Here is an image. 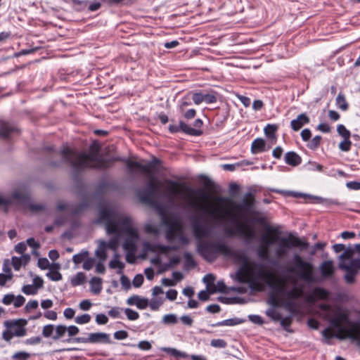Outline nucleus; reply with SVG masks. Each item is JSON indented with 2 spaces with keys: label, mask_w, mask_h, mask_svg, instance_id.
I'll return each instance as SVG.
<instances>
[{
  "label": "nucleus",
  "mask_w": 360,
  "mask_h": 360,
  "mask_svg": "<svg viewBox=\"0 0 360 360\" xmlns=\"http://www.w3.org/2000/svg\"><path fill=\"white\" fill-rule=\"evenodd\" d=\"M62 161L51 162L53 167H58L62 162L68 164L72 170V177L75 180L79 179L80 174L87 169H102L110 167L112 162L122 160L120 158L105 159L100 157L98 152L91 154L84 152L75 153L68 147L60 151Z\"/></svg>",
  "instance_id": "nucleus-1"
},
{
  "label": "nucleus",
  "mask_w": 360,
  "mask_h": 360,
  "mask_svg": "<svg viewBox=\"0 0 360 360\" xmlns=\"http://www.w3.org/2000/svg\"><path fill=\"white\" fill-rule=\"evenodd\" d=\"M355 253V245H349L338 257V268L345 271L344 278L348 284L354 283L356 276L360 270V258H353Z\"/></svg>",
  "instance_id": "nucleus-2"
},
{
  "label": "nucleus",
  "mask_w": 360,
  "mask_h": 360,
  "mask_svg": "<svg viewBox=\"0 0 360 360\" xmlns=\"http://www.w3.org/2000/svg\"><path fill=\"white\" fill-rule=\"evenodd\" d=\"M113 217H116L115 211L107 207H103L99 211V217L97 223H105L106 233L114 236L110 238L108 242L105 241L107 248L116 250L119 245V240L121 237V231L115 222Z\"/></svg>",
  "instance_id": "nucleus-3"
},
{
  "label": "nucleus",
  "mask_w": 360,
  "mask_h": 360,
  "mask_svg": "<svg viewBox=\"0 0 360 360\" xmlns=\"http://www.w3.org/2000/svg\"><path fill=\"white\" fill-rule=\"evenodd\" d=\"M196 250L206 260H212L217 255L237 257V253L225 243L219 241H200L197 243Z\"/></svg>",
  "instance_id": "nucleus-4"
},
{
  "label": "nucleus",
  "mask_w": 360,
  "mask_h": 360,
  "mask_svg": "<svg viewBox=\"0 0 360 360\" xmlns=\"http://www.w3.org/2000/svg\"><path fill=\"white\" fill-rule=\"evenodd\" d=\"M271 240H276V243L278 244L275 250V255L278 259L285 257L292 248H300L302 250H306L309 247L307 242L303 241L292 233H289L287 237L276 236Z\"/></svg>",
  "instance_id": "nucleus-5"
},
{
  "label": "nucleus",
  "mask_w": 360,
  "mask_h": 360,
  "mask_svg": "<svg viewBox=\"0 0 360 360\" xmlns=\"http://www.w3.org/2000/svg\"><path fill=\"white\" fill-rule=\"evenodd\" d=\"M27 321L24 319L7 320L4 322L6 329L2 333V338L10 342L13 337H24L27 335L25 326Z\"/></svg>",
  "instance_id": "nucleus-6"
},
{
  "label": "nucleus",
  "mask_w": 360,
  "mask_h": 360,
  "mask_svg": "<svg viewBox=\"0 0 360 360\" xmlns=\"http://www.w3.org/2000/svg\"><path fill=\"white\" fill-rule=\"evenodd\" d=\"M255 204V195L252 192H248L244 195L240 202L236 204L235 207L238 211V214H231V221L234 223L245 220L246 214H252L253 212Z\"/></svg>",
  "instance_id": "nucleus-7"
},
{
  "label": "nucleus",
  "mask_w": 360,
  "mask_h": 360,
  "mask_svg": "<svg viewBox=\"0 0 360 360\" xmlns=\"http://www.w3.org/2000/svg\"><path fill=\"white\" fill-rule=\"evenodd\" d=\"M292 264L294 266L287 269L288 272L297 273L298 277L305 281H311L313 266L311 263L304 261L299 254L295 253L292 256Z\"/></svg>",
  "instance_id": "nucleus-8"
},
{
  "label": "nucleus",
  "mask_w": 360,
  "mask_h": 360,
  "mask_svg": "<svg viewBox=\"0 0 360 360\" xmlns=\"http://www.w3.org/2000/svg\"><path fill=\"white\" fill-rule=\"evenodd\" d=\"M116 217H113L115 223H117V226L120 227L121 231V235L125 233L128 238L131 240H137L139 238V234L136 229L132 226V219L130 217L122 215L115 212Z\"/></svg>",
  "instance_id": "nucleus-9"
},
{
  "label": "nucleus",
  "mask_w": 360,
  "mask_h": 360,
  "mask_svg": "<svg viewBox=\"0 0 360 360\" xmlns=\"http://www.w3.org/2000/svg\"><path fill=\"white\" fill-rule=\"evenodd\" d=\"M193 236L198 240V242L202 241V238H209L212 233V226L208 224H202L200 218L196 215H192L190 217Z\"/></svg>",
  "instance_id": "nucleus-10"
},
{
  "label": "nucleus",
  "mask_w": 360,
  "mask_h": 360,
  "mask_svg": "<svg viewBox=\"0 0 360 360\" xmlns=\"http://www.w3.org/2000/svg\"><path fill=\"white\" fill-rule=\"evenodd\" d=\"M63 342H75V343H102L111 344L112 341L109 334L105 333H91L87 338L77 337L75 338H68L62 340Z\"/></svg>",
  "instance_id": "nucleus-11"
},
{
  "label": "nucleus",
  "mask_w": 360,
  "mask_h": 360,
  "mask_svg": "<svg viewBox=\"0 0 360 360\" xmlns=\"http://www.w3.org/2000/svg\"><path fill=\"white\" fill-rule=\"evenodd\" d=\"M162 224L167 226L165 237L169 242H173L183 231L181 225L175 217H164Z\"/></svg>",
  "instance_id": "nucleus-12"
},
{
  "label": "nucleus",
  "mask_w": 360,
  "mask_h": 360,
  "mask_svg": "<svg viewBox=\"0 0 360 360\" xmlns=\"http://www.w3.org/2000/svg\"><path fill=\"white\" fill-rule=\"evenodd\" d=\"M268 278L267 271L262 264L254 263L250 269V278L248 283L251 288L254 289L259 285L260 281H264Z\"/></svg>",
  "instance_id": "nucleus-13"
},
{
  "label": "nucleus",
  "mask_w": 360,
  "mask_h": 360,
  "mask_svg": "<svg viewBox=\"0 0 360 360\" xmlns=\"http://www.w3.org/2000/svg\"><path fill=\"white\" fill-rule=\"evenodd\" d=\"M165 183L166 186L161 193V196L167 199L169 203L173 204L176 199L181 195V190L179 188L180 184L169 179H165Z\"/></svg>",
  "instance_id": "nucleus-14"
},
{
  "label": "nucleus",
  "mask_w": 360,
  "mask_h": 360,
  "mask_svg": "<svg viewBox=\"0 0 360 360\" xmlns=\"http://www.w3.org/2000/svg\"><path fill=\"white\" fill-rule=\"evenodd\" d=\"M127 168L129 169L131 172H133L134 169H136L140 170L141 172L146 173L150 176V177L153 176V174L151 172L152 169H155L156 167L159 166L162 161L158 158L153 157L152 160L150 161L147 165H143L139 162L127 160L126 162Z\"/></svg>",
  "instance_id": "nucleus-15"
},
{
  "label": "nucleus",
  "mask_w": 360,
  "mask_h": 360,
  "mask_svg": "<svg viewBox=\"0 0 360 360\" xmlns=\"http://www.w3.org/2000/svg\"><path fill=\"white\" fill-rule=\"evenodd\" d=\"M260 241L262 245L257 249V255L260 259L266 260L269 257V247L276 244V240H271L267 235H263L260 238Z\"/></svg>",
  "instance_id": "nucleus-16"
},
{
  "label": "nucleus",
  "mask_w": 360,
  "mask_h": 360,
  "mask_svg": "<svg viewBox=\"0 0 360 360\" xmlns=\"http://www.w3.org/2000/svg\"><path fill=\"white\" fill-rule=\"evenodd\" d=\"M169 130L171 133L173 134L179 132V131H182L186 134L195 136H200L202 134V130L192 128L181 120L179 122V125L178 126L174 124H170L169 126Z\"/></svg>",
  "instance_id": "nucleus-17"
},
{
  "label": "nucleus",
  "mask_w": 360,
  "mask_h": 360,
  "mask_svg": "<svg viewBox=\"0 0 360 360\" xmlns=\"http://www.w3.org/2000/svg\"><path fill=\"white\" fill-rule=\"evenodd\" d=\"M136 195L140 202L145 205L154 202L153 200L156 199L158 196V194L148 188L146 186L139 188L136 191Z\"/></svg>",
  "instance_id": "nucleus-18"
},
{
  "label": "nucleus",
  "mask_w": 360,
  "mask_h": 360,
  "mask_svg": "<svg viewBox=\"0 0 360 360\" xmlns=\"http://www.w3.org/2000/svg\"><path fill=\"white\" fill-rule=\"evenodd\" d=\"M235 224L237 225L236 231L238 234L244 238L246 244H250L256 238L255 231L252 229L247 231L245 226L241 224V221Z\"/></svg>",
  "instance_id": "nucleus-19"
},
{
  "label": "nucleus",
  "mask_w": 360,
  "mask_h": 360,
  "mask_svg": "<svg viewBox=\"0 0 360 360\" xmlns=\"http://www.w3.org/2000/svg\"><path fill=\"white\" fill-rule=\"evenodd\" d=\"M127 304L131 306L135 305L139 309H145L148 306L149 301L147 298L139 295H133L127 299Z\"/></svg>",
  "instance_id": "nucleus-20"
},
{
  "label": "nucleus",
  "mask_w": 360,
  "mask_h": 360,
  "mask_svg": "<svg viewBox=\"0 0 360 360\" xmlns=\"http://www.w3.org/2000/svg\"><path fill=\"white\" fill-rule=\"evenodd\" d=\"M309 117L307 115V114L302 113L299 115L296 119H294L290 122V127L292 130L298 131L304 125L309 124Z\"/></svg>",
  "instance_id": "nucleus-21"
},
{
  "label": "nucleus",
  "mask_w": 360,
  "mask_h": 360,
  "mask_svg": "<svg viewBox=\"0 0 360 360\" xmlns=\"http://www.w3.org/2000/svg\"><path fill=\"white\" fill-rule=\"evenodd\" d=\"M269 150L266 141L262 138H257L253 141L251 145V152L253 154L262 153Z\"/></svg>",
  "instance_id": "nucleus-22"
},
{
  "label": "nucleus",
  "mask_w": 360,
  "mask_h": 360,
  "mask_svg": "<svg viewBox=\"0 0 360 360\" xmlns=\"http://www.w3.org/2000/svg\"><path fill=\"white\" fill-rule=\"evenodd\" d=\"M186 191L189 194L198 197L201 200H209L211 198L210 193L202 188L187 187Z\"/></svg>",
  "instance_id": "nucleus-23"
},
{
  "label": "nucleus",
  "mask_w": 360,
  "mask_h": 360,
  "mask_svg": "<svg viewBox=\"0 0 360 360\" xmlns=\"http://www.w3.org/2000/svg\"><path fill=\"white\" fill-rule=\"evenodd\" d=\"M285 162L290 166L296 167L301 164L302 158L295 152L289 151L285 155Z\"/></svg>",
  "instance_id": "nucleus-24"
},
{
  "label": "nucleus",
  "mask_w": 360,
  "mask_h": 360,
  "mask_svg": "<svg viewBox=\"0 0 360 360\" xmlns=\"http://www.w3.org/2000/svg\"><path fill=\"white\" fill-rule=\"evenodd\" d=\"M321 275L324 278L331 276L334 273L333 262L331 260L324 261L320 266Z\"/></svg>",
  "instance_id": "nucleus-25"
},
{
  "label": "nucleus",
  "mask_w": 360,
  "mask_h": 360,
  "mask_svg": "<svg viewBox=\"0 0 360 360\" xmlns=\"http://www.w3.org/2000/svg\"><path fill=\"white\" fill-rule=\"evenodd\" d=\"M18 133V129L8 123H3L0 129V137L9 138L13 133Z\"/></svg>",
  "instance_id": "nucleus-26"
},
{
  "label": "nucleus",
  "mask_w": 360,
  "mask_h": 360,
  "mask_svg": "<svg viewBox=\"0 0 360 360\" xmlns=\"http://www.w3.org/2000/svg\"><path fill=\"white\" fill-rule=\"evenodd\" d=\"M107 247L105 240H100L98 246L95 251V255L99 258L101 262H105L107 258Z\"/></svg>",
  "instance_id": "nucleus-27"
},
{
  "label": "nucleus",
  "mask_w": 360,
  "mask_h": 360,
  "mask_svg": "<svg viewBox=\"0 0 360 360\" xmlns=\"http://www.w3.org/2000/svg\"><path fill=\"white\" fill-rule=\"evenodd\" d=\"M91 291L95 294H99L102 290V278L93 277L90 281Z\"/></svg>",
  "instance_id": "nucleus-28"
},
{
  "label": "nucleus",
  "mask_w": 360,
  "mask_h": 360,
  "mask_svg": "<svg viewBox=\"0 0 360 360\" xmlns=\"http://www.w3.org/2000/svg\"><path fill=\"white\" fill-rule=\"evenodd\" d=\"M245 320L239 319V318H233L224 320L220 322H217L216 323L212 324L213 327L221 326H233L236 325H238L244 323Z\"/></svg>",
  "instance_id": "nucleus-29"
},
{
  "label": "nucleus",
  "mask_w": 360,
  "mask_h": 360,
  "mask_svg": "<svg viewBox=\"0 0 360 360\" xmlns=\"http://www.w3.org/2000/svg\"><path fill=\"white\" fill-rule=\"evenodd\" d=\"M217 93L213 90L203 91V102L207 104L214 103L217 101Z\"/></svg>",
  "instance_id": "nucleus-30"
},
{
  "label": "nucleus",
  "mask_w": 360,
  "mask_h": 360,
  "mask_svg": "<svg viewBox=\"0 0 360 360\" xmlns=\"http://www.w3.org/2000/svg\"><path fill=\"white\" fill-rule=\"evenodd\" d=\"M161 350L167 352V354L179 359V358H186L188 356L187 354L184 352H181L177 350L175 348L172 347H162Z\"/></svg>",
  "instance_id": "nucleus-31"
},
{
  "label": "nucleus",
  "mask_w": 360,
  "mask_h": 360,
  "mask_svg": "<svg viewBox=\"0 0 360 360\" xmlns=\"http://www.w3.org/2000/svg\"><path fill=\"white\" fill-rule=\"evenodd\" d=\"M67 333L66 326L58 325L55 327V334L52 336L53 340H61Z\"/></svg>",
  "instance_id": "nucleus-32"
},
{
  "label": "nucleus",
  "mask_w": 360,
  "mask_h": 360,
  "mask_svg": "<svg viewBox=\"0 0 360 360\" xmlns=\"http://www.w3.org/2000/svg\"><path fill=\"white\" fill-rule=\"evenodd\" d=\"M188 205L190 208L201 210L204 213H206L208 211L207 208L205 205L193 198L188 200Z\"/></svg>",
  "instance_id": "nucleus-33"
},
{
  "label": "nucleus",
  "mask_w": 360,
  "mask_h": 360,
  "mask_svg": "<svg viewBox=\"0 0 360 360\" xmlns=\"http://www.w3.org/2000/svg\"><path fill=\"white\" fill-rule=\"evenodd\" d=\"M86 281V276L83 272H78L75 276L71 278V285L78 286L83 284Z\"/></svg>",
  "instance_id": "nucleus-34"
},
{
  "label": "nucleus",
  "mask_w": 360,
  "mask_h": 360,
  "mask_svg": "<svg viewBox=\"0 0 360 360\" xmlns=\"http://www.w3.org/2000/svg\"><path fill=\"white\" fill-rule=\"evenodd\" d=\"M278 126L276 124H268L264 129L265 135L269 139H276V131Z\"/></svg>",
  "instance_id": "nucleus-35"
},
{
  "label": "nucleus",
  "mask_w": 360,
  "mask_h": 360,
  "mask_svg": "<svg viewBox=\"0 0 360 360\" xmlns=\"http://www.w3.org/2000/svg\"><path fill=\"white\" fill-rule=\"evenodd\" d=\"M336 105L342 110L345 111L348 109V103L346 101L345 95L340 93L336 98Z\"/></svg>",
  "instance_id": "nucleus-36"
},
{
  "label": "nucleus",
  "mask_w": 360,
  "mask_h": 360,
  "mask_svg": "<svg viewBox=\"0 0 360 360\" xmlns=\"http://www.w3.org/2000/svg\"><path fill=\"white\" fill-rule=\"evenodd\" d=\"M27 207L32 213H39L45 210V205L43 204H37L29 201L27 204Z\"/></svg>",
  "instance_id": "nucleus-37"
},
{
  "label": "nucleus",
  "mask_w": 360,
  "mask_h": 360,
  "mask_svg": "<svg viewBox=\"0 0 360 360\" xmlns=\"http://www.w3.org/2000/svg\"><path fill=\"white\" fill-rule=\"evenodd\" d=\"M108 266L112 269H118L117 274H122L125 264L119 259H112L110 261Z\"/></svg>",
  "instance_id": "nucleus-38"
},
{
  "label": "nucleus",
  "mask_w": 360,
  "mask_h": 360,
  "mask_svg": "<svg viewBox=\"0 0 360 360\" xmlns=\"http://www.w3.org/2000/svg\"><path fill=\"white\" fill-rule=\"evenodd\" d=\"M153 203H149L147 205H149L151 207L155 209V210L158 212V214L161 216V217H167L165 214L164 206L160 204L156 199L153 200Z\"/></svg>",
  "instance_id": "nucleus-39"
},
{
  "label": "nucleus",
  "mask_w": 360,
  "mask_h": 360,
  "mask_svg": "<svg viewBox=\"0 0 360 360\" xmlns=\"http://www.w3.org/2000/svg\"><path fill=\"white\" fill-rule=\"evenodd\" d=\"M177 322V316L174 314H166L162 319V323L165 325H174Z\"/></svg>",
  "instance_id": "nucleus-40"
},
{
  "label": "nucleus",
  "mask_w": 360,
  "mask_h": 360,
  "mask_svg": "<svg viewBox=\"0 0 360 360\" xmlns=\"http://www.w3.org/2000/svg\"><path fill=\"white\" fill-rule=\"evenodd\" d=\"M322 137L319 135L314 136L307 144V147L311 150L317 149L321 145Z\"/></svg>",
  "instance_id": "nucleus-41"
},
{
  "label": "nucleus",
  "mask_w": 360,
  "mask_h": 360,
  "mask_svg": "<svg viewBox=\"0 0 360 360\" xmlns=\"http://www.w3.org/2000/svg\"><path fill=\"white\" fill-rule=\"evenodd\" d=\"M236 279L239 283H248V279L244 267L240 268L236 273Z\"/></svg>",
  "instance_id": "nucleus-42"
},
{
  "label": "nucleus",
  "mask_w": 360,
  "mask_h": 360,
  "mask_svg": "<svg viewBox=\"0 0 360 360\" xmlns=\"http://www.w3.org/2000/svg\"><path fill=\"white\" fill-rule=\"evenodd\" d=\"M89 255V252L87 250H84L80 253L76 254L72 257V262L75 264H80L86 257Z\"/></svg>",
  "instance_id": "nucleus-43"
},
{
  "label": "nucleus",
  "mask_w": 360,
  "mask_h": 360,
  "mask_svg": "<svg viewBox=\"0 0 360 360\" xmlns=\"http://www.w3.org/2000/svg\"><path fill=\"white\" fill-rule=\"evenodd\" d=\"M123 248L128 252H134L136 250V244L134 240L126 238L123 243Z\"/></svg>",
  "instance_id": "nucleus-44"
},
{
  "label": "nucleus",
  "mask_w": 360,
  "mask_h": 360,
  "mask_svg": "<svg viewBox=\"0 0 360 360\" xmlns=\"http://www.w3.org/2000/svg\"><path fill=\"white\" fill-rule=\"evenodd\" d=\"M266 314L274 321H278L280 319H281V314L277 312L273 307L268 309L266 311Z\"/></svg>",
  "instance_id": "nucleus-45"
},
{
  "label": "nucleus",
  "mask_w": 360,
  "mask_h": 360,
  "mask_svg": "<svg viewBox=\"0 0 360 360\" xmlns=\"http://www.w3.org/2000/svg\"><path fill=\"white\" fill-rule=\"evenodd\" d=\"M226 286L223 281H219L216 285H214V288L210 290V293L215 292H226Z\"/></svg>",
  "instance_id": "nucleus-46"
},
{
  "label": "nucleus",
  "mask_w": 360,
  "mask_h": 360,
  "mask_svg": "<svg viewBox=\"0 0 360 360\" xmlns=\"http://www.w3.org/2000/svg\"><path fill=\"white\" fill-rule=\"evenodd\" d=\"M278 321H280L281 326L285 330L290 331L289 328L292 321V318L291 316H288L285 318L281 317V319H280Z\"/></svg>",
  "instance_id": "nucleus-47"
},
{
  "label": "nucleus",
  "mask_w": 360,
  "mask_h": 360,
  "mask_svg": "<svg viewBox=\"0 0 360 360\" xmlns=\"http://www.w3.org/2000/svg\"><path fill=\"white\" fill-rule=\"evenodd\" d=\"M352 146V141L349 139H343V140L339 143L338 148L343 152H348Z\"/></svg>",
  "instance_id": "nucleus-48"
},
{
  "label": "nucleus",
  "mask_w": 360,
  "mask_h": 360,
  "mask_svg": "<svg viewBox=\"0 0 360 360\" xmlns=\"http://www.w3.org/2000/svg\"><path fill=\"white\" fill-rule=\"evenodd\" d=\"M337 131L343 139H350L351 133L343 124L338 126Z\"/></svg>",
  "instance_id": "nucleus-49"
},
{
  "label": "nucleus",
  "mask_w": 360,
  "mask_h": 360,
  "mask_svg": "<svg viewBox=\"0 0 360 360\" xmlns=\"http://www.w3.org/2000/svg\"><path fill=\"white\" fill-rule=\"evenodd\" d=\"M124 311L127 319L130 321H135L139 318V314L130 308H126Z\"/></svg>",
  "instance_id": "nucleus-50"
},
{
  "label": "nucleus",
  "mask_w": 360,
  "mask_h": 360,
  "mask_svg": "<svg viewBox=\"0 0 360 360\" xmlns=\"http://www.w3.org/2000/svg\"><path fill=\"white\" fill-rule=\"evenodd\" d=\"M54 330L55 326L53 325L48 324L44 326L41 334L44 338H50L53 336L52 335Z\"/></svg>",
  "instance_id": "nucleus-51"
},
{
  "label": "nucleus",
  "mask_w": 360,
  "mask_h": 360,
  "mask_svg": "<svg viewBox=\"0 0 360 360\" xmlns=\"http://www.w3.org/2000/svg\"><path fill=\"white\" fill-rule=\"evenodd\" d=\"M30 357V354L28 352L21 351L15 352L12 356L13 360H27Z\"/></svg>",
  "instance_id": "nucleus-52"
},
{
  "label": "nucleus",
  "mask_w": 360,
  "mask_h": 360,
  "mask_svg": "<svg viewBox=\"0 0 360 360\" xmlns=\"http://www.w3.org/2000/svg\"><path fill=\"white\" fill-rule=\"evenodd\" d=\"M198 179L202 181L203 184L207 189H213L214 187V183L207 176L201 174Z\"/></svg>",
  "instance_id": "nucleus-53"
},
{
  "label": "nucleus",
  "mask_w": 360,
  "mask_h": 360,
  "mask_svg": "<svg viewBox=\"0 0 360 360\" xmlns=\"http://www.w3.org/2000/svg\"><path fill=\"white\" fill-rule=\"evenodd\" d=\"M22 292L27 295H34L37 293V290L34 285H25L22 288Z\"/></svg>",
  "instance_id": "nucleus-54"
},
{
  "label": "nucleus",
  "mask_w": 360,
  "mask_h": 360,
  "mask_svg": "<svg viewBox=\"0 0 360 360\" xmlns=\"http://www.w3.org/2000/svg\"><path fill=\"white\" fill-rule=\"evenodd\" d=\"M91 316L88 314H84L81 316H77L75 319V322L77 324H85L88 323L91 321Z\"/></svg>",
  "instance_id": "nucleus-55"
},
{
  "label": "nucleus",
  "mask_w": 360,
  "mask_h": 360,
  "mask_svg": "<svg viewBox=\"0 0 360 360\" xmlns=\"http://www.w3.org/2000/svg\"><path fill=\"white\" fill-rule=\"evenodd\" d=\"M46 276L53 281H58L62 279V274L57 270L49 271L46 273Z\"/></svg>",
  "instance_id": "nucleus-56"
},
{
  "label": "nucleus",
  "mask_w": 360,
  "mask_h": 360,
  "mask_svg": "<svg viewBox=\"0 0 360 360\" xmlns=\"http://www.w3.org/2000/svg\"><path fill=\"white\" fill-rule=\"evenodd\" d=\"M210 345L216 348H225L227 343L222 339H213L210 342Z\"/></svg>",
  "instance_id": "nucleus-57"
},
{
  "label": "nucleus",
  "mask_w": 360,
  "mask_h": 360,
  "mask_svg": "<svg viewBox=\"0 0 360 360\" xmlns=\"http://www.w3.org/2000/svg\"><path fill=\"white\" fill-rule=\"evenodd\" d=\"M219 301L225 303V304H233V303H243V300L239 297H233L231 299H229L224 297H219L218 298Z\"/></svg>",
  "instance_id": "nucleus-58"
},
{
  "label": "nucleus",
  "mask_w": 360,
  "mask_h": 360,
  "mask_svg": "<svg viewBox=\"0 0 360 360\" xmlns=\"http://www.w3.org/2000/svg\"><path fill=\"white\" fill-rule=\"evenodd\" d=\"M322 335L325 338V342L327 344H330L331 339L335 337V335L329 328H327L323 330Z\"/></svg>",
  "instance_id": "nucleus-59"
},
{
  "label": "nucleus",
  "mask_w": 360,
  "mask_h": 360,
  "mask_svg": "<svg viewBox=\"0 0 360 360\" xmlns=\"http://www.w3.org/2000/svg\"><path fill=\"white\" fill-rule=\"evenodd\" d=\"M72 2L78 6L77 8V11H83L89 4V0H71Z\"/></svg>",
  "instance_id": "nucleus-60"
},
{
  "label": "nucleus",
  "mask_w": 360,
  "mask_h": 360,
  "mask_svg": "<svg viewBox=\"0 0 360 360\" xmlns=\"http://www.w3.org/2000/svg\"><path fill=\"white\" fill-rule=\"evenodd\" d=\"M192 99L195 105H200L203 102V91L193 93Z\"/></svg>",
  "instance_id": "nucleus-61"
},
{
  "label": "nucleus",
  "mask_w": 360,
  "mask_h": 360,
  "mask_svg": "<svg viewBox=\"0 0 360 360\" xmlns=\"http://www.w3.org/2000/svg\"><path fill=\"white\" fill-rule=\"evenodd\" d=\"M314 294L321 299H326L328 297V292L325 289L321 288H316L314 290Z\"/></svg>",
  "instance_id": "nucleus-62"
},
{
  "label": "nucleus",
  "mask_w": 360,
  "mask_h": 360,
  "mask_svg": "<svg viewBox=\"0 0 360 360\" xmlns=\"http://www.w3.org/2000/svg\"><path fill=\"white\" fill-rule=\"evenodd\" d=\"M248 319L253 323L255 324H257V325H259V326H262L264 324V320L263 319L259 316V315H256V314H250L248 316Z\"/></svg>",
  "instance_id": "nucleus-63"
},
{
  "label": "nucleus",
  "mask_w": 360,
  "mask_h": 360,
  "mask_svg": "<svg viewBox=\"0 0 360 360\" xmlns=\"http://www.w3.org/2000/svg\"><path fill=\"white\" fill-rule=\"evenodd\" d=\"M66 328L67 333H68V336L70 337L69 338H72V337L75 336L79 333V329L76 326L72 325L70 326H66Z\"/></svg>",
  "instance_id": "nucleus-64"
}]
</instances>
